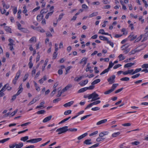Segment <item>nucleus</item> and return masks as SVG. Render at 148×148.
I'll list each match as a JSON object with an SVG mask.
<instances>
[{"label":"nucleus","instance_id":"41","mask_svg":"<svg viewBox=\"0 0 148 148\" xmlns=\"http://www.w3.org/2000/svg\"><path fill=\"white\" fill-rule=\"evenodd\" d=\"M142 68L143 69H147L148 68V64H144L141 66Z\"/></svg>","mask_w":148,"mask_h":148},{"label":"nucleus","instance_id":"63","mask_svg":"<svg viewBox=\"0 0 148 148\" xmlns=\"http://www.w3.org/2000/svg\"><path fill=\"white\" fill-rule=\"evenodd\" d=\"M61 100L60 98H58L57 99H55L53 100V102L54 103H56L58 102L59 101Z\"/></svg>","mask_w":148,"mask_h":148},{"label":"nucleus","instance_id":"59","mask_svg":"<svg viewBox=\"0 0 148 148\" xmlns=\"http://www.w3.org/2000/svg\"><path fill=\"white\" fill-rule=\"evenodd\" d=\"M16 23L18 29L19 30L21 29V28H21V25L18 22H17Z\"/></svg>","mask_w":148,"mask_h":148},{"label":"nucleus","instance_id":"51","mask_svg":"<svg viewBox=\"0 0 148 148\" xmlns=\"http://www.w3.org/2000/svg\"><path fill=\"white\" fill-rule=\"evenodd\" d=\"M28 74H26L25 75L24 78L23 79V81L25 82L28 78Z\"/></svg>","mask_w":148,"mask_h":148},{"label":"nucleus","instance_id":"40","mask_svg":"<svg viewBox=\"0 0 148 148\" xmlns=\"http://www.w3.org/2000/svg\"><path fill=\"white\" fill-rule=\"evenodd\" d=\"M91 115V114H90L86 115H85L82 117L81 118V120L82 121L84 119L87 118L88 117H89Z\"/></svg>","mask_w":148,"mask_h":148},{"label":"nucleus","instance_id":"17","mask_svg":"<svg viewBox=\"0 0 148 148\" xmlns=\"http://www.w3.org/2000/svg\"><path fill=\"white\" fill-rule=\"evenodd\" d=\"M5 30L7 32H9L10 33H12L11 31V29L9 27L7 26H5L4 27Z\"/></svg>","mask_w":148,"mask_h":148},{"label":"nucleus","instance_id":"55","mask_svg":"<svg viewBox=\"0 0 148 148\" xmlns=\"http://www.w3.org/2000/svg\"><path fill=\"white\" fill-rule=\"evenodd\" d=\"M56 89H55L53 90L50 94V95L51 97H53V96L54 94L56 92Z\"/></svg>","mask_w":148,"mask_h":148},{"label":"nucleus","instance_id":"58","mask_svg":"<svg viewBox=\"0 0 148 148\" xmlns=\"http://www.w3.org/2000/svg\"><path fill=\"white\" fill-rule=\"evenodd\" d=\"M99 143H98L90 147L89 148H92L97 147L99 146Z\"/></svg>","mask_w":148,"mask_h":148},{"label":"nucleus","instance_id":"64","mask_svg":"<svg viewBox=\"0 0 148 148\" xmlns=\"http://www.w3.org/2000/svg\"><path fill=\"white\" fill-rule=\"evenodd\" d=\"M123 88H122L120 89H119L116 91H115V93H118L120 92L121 91H122L123 89Z\"/></svg>","mask_w":148,"mask_h":148},{"label":"nucleus","instance_id":"4","mask_svg":"<svg viewBox=\"0 0 148 148\" xmlns=\"http://www.w3.org/2000/svg\"><path fill=\"white\" fill-rule=\"evenodd\" d=\"M125 45L122 46L121 48L122 49V50L123 51V53L125 54H126L128 53L130 50V49H127L128 46L125 47Z\"/></svg>","mask_w":148,"mask_h":148},{"label":"nucleus","instance_id":"35","mask_svg":"<svg viewBox=\"0 0 148 148\" xmlns=\"http://www.w3.org/2000/svg\"><path fill=\"white\" fill-rule=\"evenodd\" d=\"M2 2H3L2 5H3V7L4 8L5 7V8L6 9H8L9 8V7H10L9 5H6L5 3L3 1H2Z\"/></svg>","mask_w":148,"mask_h":148},{"label":"nucleus","instance_id":"13","mask_svg":"<svg viewBox=\"0 0 148 148\" xmlns=\"http://www.w3.org/2000/svg\"><path fill=\"white\" fill-rule=\"evenodd\" d=\"M91 140L90 139H86L84 142V143L87 145L92 144V143L91 142Z\"/></svg>","mask_w":148,"mask_h":148},{"label":"nucleus","instance_id":"46","mask_svg":"<svg viewBox=\"0 0 148 148\" xmlns=\"http://www.w3.org/2000/svg\"><path fill=\"white\" fill-rule=\"evenodd\" d=\"M17 96V95H16V94H15L14 95H13L11 99V102H12V101H13L16 99V97Z\"/></svg>","mask_w":148,"mask_h":148},{"label":"nucleus","instance_id":"3","mask_svg":"<svg viewBox=\"0 0 148 148\" xmlns=\"http://www.w3.org/2000/svg\"><path fill=\"white\" fill-rule=\"evenodd\" d=\"M115 78V76L114 75H113L112 76L110 77L109 78L107 79V80L109 84H112L115 82L114 79Z\"/></svg>","mask_w":148,"mask_h":148},{"label":"nucleus","instance_id":"52","mask_svg":"<svg viewBox=\"0 0 148 148\" xmlns=\"http://www.w3.org/2000/svg\"><path fill=\"white\" fill-rule=\"evenodd\" d=\"M107 43L108 44H109V45L111 46V47H114V44L111 41H109L108 40L107 41Z\"/></svg>","mask_w":148,"mask_h":148},{"label":"nucleus","instance_id":"38","mask_svg":"<svg viewBox=\"0 0 148 148\" xmlns=\"http://www.w3.org/2000/svg\"><path fill=\"white\" fill-rule=\"evenodd\" d=\"M37 30L41 33H43L45 32V30L41 27L37 28Z\"/></svg>","mask_w":148,"mask_h":148},{"label":"nucleus","instance_id":"44","mask_svg":"<svg viewBox=\"0 0 148 148\" xmlns=\"http://www.w3.org/2000/svg\"><path fill=\"white\" fill-rule=\"evenodd\" d=\"M71 112V111L70 110H67L65 111L64 113V114L65 115H67L70 114Z\"/></svg>","mask_w":148,"mask_h":148},{"label":"nucleus","instance_id":"12","mask_svg":"<svg viewBox=\"0 0 148 148\" xmlns=\"http://www.w3.org/2000/svg\"><path fill=\"white\" fill-rule=\"evenodd\" d=\"M88 82V80L87 79L82 81L81 83H79L80 85L81 86H83L86 84Z\"/></svg>","mask_w":148,"mask_h":148},{"label":"nucleus","instance_id":"47","mask_svg":"<svg viewBox=\"0 0 148 148\" xmlns=\"http://www.w3.org/2000/svg\"><path fill=\"white\" fill-rule=\"evenodd\" d=\"M95 88V86L93 85L90 86L88 87H86L87 90H92L93 89Z\"/></svg>","mask_w":148,"mask_h":148},{"label":"nucleus","instance_id":"11","mask_svg":"<svg viewBox=\"0 0 148 148\" xmlns=\"http://www.w3.org/2000/svg\"><path fill=\"white\" fill-rule=\"evenodd\" d=\"M74 103L73 101H71L64 104L63 106L65 107H69L72 105Z\"/></svg>","mask_w":148,"mask_h":148},{"label":"nucleus","instance_id":"15","mask_svg":"<svg viewBox=\"0 0 148 148\" xmlns=\"http://www.w3.org/2000/svg\"><path fill=\"white\" fill-rule=\"evenodd\" d=\"M134 63H129L126 64L125 65L124 67L125 68H128L134 65Z\"/></svg>","mask_w":148,"mask_h":148},{"label":"nucleus","instance_id":"16","mask_svg":"<svg viewBox=\"0 0 148 148\" xmlns=\"http://www.w3.org/2000/svg\"><path fill=\"white\" fill-rule=\"evenodd\" d=\"M15 148H21L23 146V143H20L18 144H15Z\"/></svg>","mask_w":148,"mask_h":148},{"label":"nucleus","instance_id":"28","mask_svg":"<svg viewBox=\"0 0 148 148\" xmlns=\"http://www.w3.org/2000/svg\"><path fill=\"white\" fill-rule=\"evenodd\" d=\"M119 58V61H122L124 60L125 58V57L123 56L122 54H120L118 56Z\"/></svg>","mask_w":148,"mask_h":148},{"label":"nucleus","instance_id":"21","mask_svg":"<svg viewBox=\"0 0 148 148\" xmlns=\"http://www.w3.org/2000/svg\"><path fill=\"white\" fill-rule=\"evenodd\" d=\"M118 85V84H113L111 87V89L112 91H113Z\"/></svg>","mask_w":148,"mask_h":148},{"label":"nucleus","instance_id":"26","mask_svg":"<svg viewBox=\"0 0 148 148\" xmlns=\"http://www.w3.org/2000/svg\"><path fill=\"white\" fill-rule=\"evenodd\" d=\"M67 131H69L70 132H75L77 131V128H69V129L67 128Z\"/></svg>","mask_w":148,"mask_h":148},{"label":"nucleus","instance_id":"19","mask_svg":"<svg viewBox=\"0 0 148 148\" xmlns=\"http://www.w3.org/2000/svg\"><path fill=\"white\" fill-rule=\"evenodd\" d=\"M140 50H132L129 53V55H131L135 53H136L139 52Z\"/></svg>","mask_w":148,"mask_h":148},{"label":"nucleus","instance_id":"25","mask_svg":"<svg viewBox=\"0 0 148 148\" xmlns=\"http://www.w3.org/2000/svg\"><path fill=\"white\" fill-rule=\"evenodd\" d=\"M43 17V15L40 14L38 15L37 16V19L38 20L40 21L41 19H42Z\"/></svg>","mask_w":148,"mask_h":148},{"label":"nucleus","instance_id":"9","mask_svg":"<svg viewBox=\"0 0 148 148\" xmlns=\"http://www.w3.org/2000/svg\"><path fill=\"white\" fill-rule=\"evenodd\" d=\"M52 117V116H49L44 119L42 121L43 123H45L50 121Z\"/></svg>","mask_w":148,"mask_h":148},{"label":"nucleus","instance_id":"37","mask_svg":"<svg viewBox=\"0 0 148 148\" xmlns=\"http://www.w3.org/2000/svg\"><path fill=\"white\" fill-rule=\"evenodd\" d=\"M145 32L146 33L144 34V36H148V26L145 29Z\"/></svg>","mask_w":148,"mask_h":148},{"label":"nucleus","instance_id":"33","mask_svg":"<svg viewBox=\"0 0 148 148\" xmlns=\"http://www.w3.org/2000/svg\"><path fill=\"white\" fill-rule=\"evenodd\" d=\"M130 79L129 77H124L121 78L120 79V80L122 81H128Z\"/></svg>","mask_w":148,"mask_h":148},{"label":"nucleus","instance_id":"36","mask_svg":"<svg viewBox=\"0 0 148 148\" xmlns=\"http://www.w3.org/2000/svg\"><path fill=\"white\" fill-rule=\"evenodd\" d=\"M142 69L141 68H139L136 69L135 71L133 72V73L132 74H135L136 73H137L141 71H142Z\"/></svg>","mask_w":148,"mask_h":148},{"label":"nucleus","instance_id":"48","mask_svg":"<svg viewBox=\"0 0 148 148\" xmlns=\"http://www.w3.org/2000/svg\"><path fill=\"white\" fill-rule=\"evenodd\" d=\"M133 72H134V70L132 69L129 70L127 71L128 74H130L132 75L134 74H133Z\"/></svg>","mask_w":148,"mask_h":148},{"label":"nucleus","instance_id":"32","mask_svg":"<svg viewBox=\"0 0 148 148\" xmlns=\"http://www.w3.org/2000/svg\"><path fill=\"white\" fill-rule=\"evenodd\" d=\"M28 139V136H25L24 137H23L21 138V140L25 142Z\"/></svg>","mask_w":148,"mask_h":148},{"label":"nucleus","instance_id":"22","mask_svg":"<svg viewBox=\"0 0 148 148\" xmlns=\"http://www.w3.org/2000/svg\"><path fill=\"white\" fill-rule=\"evenodd\" d=\"M36 37L34 36H33L29 40V41L31 43L33 42H36Z\"/></svg>","mask_w":148,"mask_h":148},{"label":"nucleus","instance_id":"24","mask_svg":"<svg viewBox=\"0 0 148 148\" xmlns=\"http://www.w3.org/2000/svg\"><path fill=\"white\" fill-rule=\"evenodd\" d=\"M37 100L36 99H35V98L33 99V100L29 103L28 105V106H29L31 105L34 103L36 102L37 101Z\"/></svg>","mask_w":148,"mask_h":148},{"label":"nucleus","instance_id":"2","mask_svg":"<svg viewBox=\"0 0 148 148\" xmlns=\"http://www.w3.org/2000/svg\"><path fill=\"white\" fill-rule=\"evenodd\" d=\"M68 128V127L67 126H65L64 127H63L62 128H59L57 129L56 131V132H58V134H60L62 133H65L67 131V128Z\"/></svg>","mask_w":148,"mask_h":148},{"label":"nucleus","instance_id":"14","mask_svg":"<svg viewBox=\"0 0 148 148\" xmlns=\"http://www.w3.org/2000/svg\"><path fill=\"white\" fill-rule=\"evenodd\" d=\"M88 135V133H85L84 134L82 135H81L80 136H79L77 138V139L78 140H80L85 137H86V136H87Z\"/></svg>","mask_w":148,"mask_h":148},{"label":"nucleus","instance_id":"57","mask_svg":"<svg viewBox=\"0 0 148 148\" xmlns=\"http://www.w3.org/2000/svg\"><path fill=\"white\" fill-rule=\"evenodd\" d=\"M100 108L98 107H95V108H92L91 110L92 111H95L99 110Z\"/></svg>","mask_w":148,"mask_h":148},{"label":"nucleus","instance_id":"50","mask_svg":"<svg viewBox=\"0 0 148 148\" xmlns=\"http://www.w3.org/2000/svg\"><path fill=\"white\" fill-rule=\"evenodd\" d=\"M114 65V63H113L111 62H110L109 63V64L108 68L110 70V69Z\"/></svg>","mask_w":148,"mask_h":148},{"label":"nucleus","instance_id":"31","mask_svg":"<svg viewBox=\"0 0 148 148\" xmlns=\"http://www.w3.org/2000/svg\"><path fill=\"white\" fill-rule=\"evenodd\" d=\"M109 68H108L107 69H105L100 74V75H102L106 73H108V71H109Z\"/></svg>","mask_w":148,"mask_h":148},{"label":"nucleus","instance_id":"6","mask_svg":"<svg viewBox=\"0 0 148 148\" xmlns=\"http://www.w3.org/2000/svg\"><path fill=\"white\" fill-rule=\"evenodd\" d=\"M88 58H84L81 60L79 62V63L82 64L83 62L82 66L84 67L86 64Z\"/></svg>","mask_w":148,"mask_h":148},{"label":"nucleus","instance_id":"8","mask_svg":"<svg viewBox=\"0 0 148 148\" xmlns=\"http://www.w3.org/2000/svg\"><path fill=\"white\" fill-rule=\"evenodd\" d=\"M107 121V119H104L103 120H102L98 122L97 123L96 125H101L102 124L106 122Z\"/></svg>","mask_w":148,"mask_h":148},{"label":"nucleus","instance_id":"23","mask_svg":"<svg viewBox=\"0 0 148 148\" xmlns=\"http://www.w3.org/2000/svg\"><path fill=\"white\" fill-rule=\"evenodd\" d=\"M99 38L101 40H106L107 41L108 40L107 38L103 36H99Z\"/></svg>","mask_w":148,"mask_h":148},{"label":"nucleus","instance_id":"61","mask_svg":"<svg viewBox=\"0 0 148 148\" xmlns=\"http://www.w3.org/2000/svg\"><path fill=\"white\" fill-rule=\"evenodd\" d=\"M121 66V65L120 64H116L113 67V69H116L117 68Z\"/></svg>","mask_w":148,"mask_h":148},{"label":"nucleus","instance_id":"49","mask_svg":"<svg viewBox=\"0 0 148 148\" xmlns=\"http://www.w3.org/2000/svg\"><path fill=\"white\" fill-rule=\"evenodd\" d=\"M72 68L71 66H68L67 68L66 69V73L65 75H66L68 73V71Z\"/></svg>","mask_w":148,"mask_h":148},{"label":"nucleus","instance_id":"29","mask_svg":"<svg viewBox=\"0 0 148 148\" xmlns=\"http://www.w3.org/2000/svg\"><path fill=\"white\" fill-rule=\"evenodd\" d=\"M47 11L48 10L47 9H44L41 11L40 12V14H42V15H43V14L46 13L47 12Z\"/></svg>","mask_w":148,"mask_h":148},{"label":"nucleus","instance_id":"5","mask_svg":"<svg viewBox=\"0 0 148 148\" xmlns=\"http://www.w3.org/2000/svg\"><path fill=\"white\" fill-rule=\"evenodd\" d=\"M101 102V101L99 100H98L95 101H94L92 103H91L88 105L87 107L85 108V109H86L87 108H89L91 107L93 105H97L99 103Z\"/></svg>","mask_w":148,"mask_h":148},{"label":"nucleus","instance_id":"53","mask_svg":"<svg viewBox=\"0 0 148 148\" xmlns=\"http://www.w3.org/2000/svg\"><path fill=\"white\" fill-rule=\"evenodd\" d=\"M113 91L110 89L108 90H107L104 92V94L106 95L108 94Z\"/></svg>","mask_w":148,"mask_h":148},{"label":"nucleus","instance_id":"20","mask_svg":"<svg viewBox=\"0 0 148 148\" xmlns=\"http://www.w3.org/2000/svg\"><path fill=\"white\" fill-rule=\"evenodd\" d=\"M87 90V88H86V87H85V88H81V89L79 90L77 92L78 93H81V92H85V91H86Z\"/></svg>","mask_w":148,"mask_h":148},{"label":"nucleus","instance_id":"45","mask_svg":"<svg viewBox=\"0 0 148 148\" xmlns=\"http://www.w3.org/2000/svg\"><path fill=\"white\" fill-rule=\"evenodd\" d=\"M140 143L139 141H135L133 142H132L131 143V144L133 145H139Z\"/></svg>","mask_w":148,"mask_h":148},{"label":"nucleus","instance_id":"42","mask_svg":"<svg viewBox=\"0 0 148 148\" xmlns=\"http://www.w3.org/2000/svg\"><path fill=\"white\" fill-rule=\"evenodd\" d=\"M62 93L63 92H62L61 91H60V90H59L58 91V94L56 96V97H60Z\"/></svg>","mask_w":148,"mask_h":148},{"label":"nucleus","instance_id":"34","mask_svg":"<svg viewBox=\"0 0 148 148\" xmlns=\"http://www.w3.org/2000/svg\"><path fill=\"white\" fill-rule=\"evenodd\" d=\"M45 112V111L44 110H41L37 112V114H42Z\"/></svg>","mask_w":148,"mask_h":148},{"label":"nucleus","instance_id":"10","mask_svg":"<svg viewBox=\"0 0 148 148\" xmlns=\"http://www.w3.org/2000/svg\"><path fill=\"white\" fill-rule=\"evenodd\" d=\"M72 87V86L71 84L68 85L66 87L64 88L61 91L63 93L64 92L68 90L69 88H71Z\"/></svg>","mask_w":148,"mask_h":148},{"label":"nucleus","instance_id":"18","mask_svg":"<svg viewBox=\"0 0 148 148\" xmlns=\"http://www.w3.org/2000/svg\"><path fill=\"white\" fill-rule=\"evenodd\" d=\"M100 79H96L92 82L91 84L92 85L95 84L99 82H100Z\"/></svg>","mask_w":148,"mask_h":148},{"label":"nucleus","instance_id":"54","mask_svg":"<svg viewBox=\"0 0 148 148\" xmlns=\"http://www.w3.org/2000/svg\"><path fill=\"white\" fill-rule=\"evenodd\" d=\"M104 139V138H101H101L99 137L97 138L96 140V141L97 142H100V141L103 140Z\"/></svg>","mask_w":148,"mask_h":148},{"label":"nucleus","instance_id":"1","mask_svg":"<svg viewBox=\"0 0 148 148\" xmlns=\"http://www.w3.org/2000/svg\"><path fill=\"white\" fill-rule=\"evenodd\" d=\"M99 95L96 93L95 92H94L92 94H90V98L92 99L91 101H96L100 99L99 97Z\"/></svg>","mask_w":148,"mask_h":148},{"label":"nucleus","instance_id":"60","mask_svg":"<svg viewBox=\"0 0 148 148\" xmlns=\"http://www.w3.org/2000/svg\"><path fill=\"white\" fill-rule=\"evenodd\" d=\"M55 53H56L58 50V45L56 43L55 45Z\"/></svg>","mask_w":148,"mask_h":148},{"label":"nucleus","instance_id":"56","mask_svg":"<svg viewBox=\"0 0 148 148\" xmlns=\"http://www.w3.org/2000/svg\"><path fill=\"white\" fill-rule=\"evenodd\" d=\"M98 132L97 131H95V132L90 134H89V136H93L94 135H95L98 133Z\"/></svg>","mask_w":148,"mask_h":148},{"label":"nucleus","instance_id":"7","mask_svg":"<svg viewBox=\"0 0 148 148\" xmlns=\"http://www.w3.org/2000/svg\"><path fill=\"white\" fill-rule=\"evenodd\" d=\"M31 140L32 143H35L41 141L42 140V139L41 138H38L32 139Z\"/></svg>","mask_w":148,"mask_h":148},{"label":"nucleus","instance_id":"39","mask_svg":"<svg viewBox=\"0 0 148 148\" xmlns=\"http://www.w3.org/2000/svg\"><path fill=\"white\" fill-rule=\"evenodd\" d=\"M10 139L9 138H8L6 139H3L0 140V143H4L5 142L8 141Z\"/></svg>","mask_w":148,"mask_h":148},{"label":"nucleus","instance_id":"30","mask_svg":"<svg viewBox=\"0 0 148 148\" xmlns=\"http://www.w3.org/2000/svg\"><path fill=\"white\" fill-rule=\"evenodd\" d=\"M82 76H80L79 77H76L74 78V80L75 82H79L82 79Z\"/></svg>","mask_w":148,"mask_h":148},{"label":"nucleus","instance_id":"62","mask_svg":"<svg viewBox=\"0 0 148 148\" xmlns=\"http://www.w3.org/2000/svg\"><path fill=\"white\" fill-rule=\"evenodd\" d=\"M122 125L124 126H130L131 125V124L130 123H127L123 124Z\"/></svg>","mask_w":148,"mask_h":148},{"label":"nucleus","instance_id":"27","mask_svg":"<svg viewBox=\"0 0 148 148\" xmlns=\"http://www.w3.org/2000/svg\"><path fill=\"white\" fill-rule=\"evenodd\" d=\"M71 118V117L69 116L68 118H66L65 119H64L63 120H62L61 121H60V122L59 123V124H60L61 123H62L65 122L66 121H67L69 119H70Z\"/></svg>","mask_w":148,"mask_h":148},{"label":"nucleus","instance_id":"43","mask_svg":"<svg viewBox=\"0 0 148 148\" xmlns=\"http://www.w3.org/2000/svg\"><path fill=\"white\" fill-rule=\"evenodd\" d=\"M120 134V132H117L116 133H114L112 135V137H116L117 136L119 135Z\"/></svg>","mask_w":148,"mask_h":148}]
</instances>
